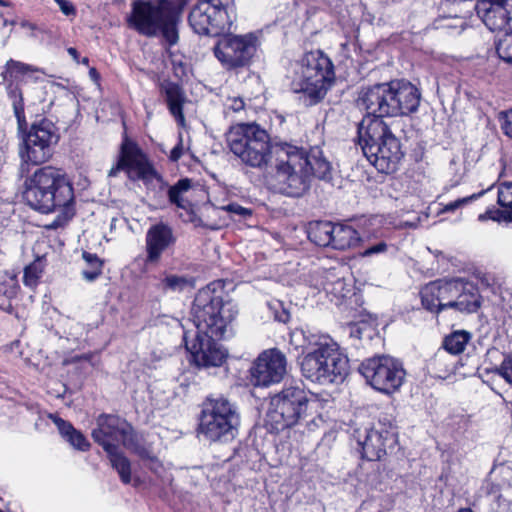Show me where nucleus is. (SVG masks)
I'll list each match as a JSON object with an SVG mask.
<instances>
[{
	"label": "nucleus",
	"mask_w": 512,
	"mask_h": 512,
	"mask_svg": "<svg viewBox=\"0 0 512 512\" xmlns=\"http://www.w3.org/2000/svg\"><path fill=\"white\" fill-rule=\"evenodd\" d=\"M59 214L54 220L47 225L48 229H58L66 226L70 220L75 216V201L70 204H65L59 207Z\"/></svg>",
	"instance_id": "37"
},
{
	"label": "nucleus",
	"mask_w": 512,
	"mask_h": 512,
	"mask_svg": "<svg viewBox=\"0 0 512 512\" xmlns=\"http://www.w3.org/2000/svg\"><path fill=\"white\" fill-rule=\"evenodd\" d=\"M43 258L37 257L33 262L24 268L23 283L28 287H36L39 284L40 278L44 272Z\"/></svg>",
	"instance_id": "35"
},
{
	"label": "nucleus",
	"mask_w": 512,
	"mask_h": 512,
	"mask_svg": "<svg viewBox=\"0 0 512 512\" xmlns=\"http://www.w3.org/2000/svg\"><path fill=\"white\" fill-rule=\"evenodd\" d=\"M89 62H90V60H89V58H88V57H83L81 60L79 59V62H78V63H81V64H83V65H85V66H88V65H89Z\"/></svg>",
	"instance_id": "58"
},
{
	"label": "nucleus",
	"mask_w": 512,
	"mask_h": 512,
	"mask_svg": "<svg viewBox=\"0 0 512 512\" xmlns=\"http://www.w3.org/2000/svg\"><path fill=\"white\" fill-rule=\"evenodd\" d=\"M0 6L2 7H11L12 3L7 0H0Z\"/></svg>",
	"instance_id": "57"
},
{
	"label": "nucleus",
	"mask_w": 512,
	"mask_h": 512,
	"mask_svg": "<svg viewBox=\"0 0 512 512\" xmlns=\"http://www.w3.org/2000/svg\"><path fill=\"white\" fill-rule=\"evenodd\" d=\"M82 258L89 266L88 270H83V278L88 281L96 280L102 274L104 261L100 259L97 254L87 251H83Z\"/></svg>",
	"instance_id": "36"
},
{
	"label": "nucleus",
	"mask_w": 512,
	"mask_h": 512,
	"mask_svg": "<svg viewBox=\"0 0 512 512\" xmlns=\"http://www.w3.org/2000/svg\"><path fill=\"white\" fill-rule=\"evenodd\" d=\"M388 245L384 241H380L377 244H374L368 248H366L362 253V257H370L376 254H383L387 251Z\"/></svg>",
	"instance_id": "47"
},
{
	"label": "nucleus",
	"mask_w": 512,
	"mask_h": 512,
	"mask_svg": "<svg viewBox=\"0 0 512 512\" xmlns=\"http://www.w3.org/2000/svg\"><path fill=\"white\" fill-rule=\"evenodd\" d=\"M496 373L512 386V355L504 358Z\"/></svg>",
	"instance_id": "43"
},
{
	"label": "nucleus",
	"mask_w": 512,
	"mask_h": 512,
	"mask_svg": "<svg viewBox=\"0 0 512 512\" xmlns=\"http://www.w3.org/2000/svg\"><path fill=\"white\" fill-rule=\"evenodd\" d=\"M269 307L273 310L275 320L283 323L288 322V310L283 306L282 301H271Z\"/></svg>",
	"instance_id": "44"
},
{
	"label": "nucleus",
	"mask_w": 512,
	"mask_h": 512,
	"mask_svg": "<svg viewBox=\"0 0 512 512\" xmlns=\"http://www.w3.org/2000/svg\"><path fill=\"white\" fill-rule=\"evenodd\" d=\"M359 372L372 388L387 395L398 391L406 377L402 362L387 355L364 360Z\"/></svg>",
	"instance_id": "13"
},
{
	"label": "nucleus",
	"mask_w": 512,
	"mask_h": 512,
	"mask_svg": "<svg viewBox=\"0 0 512 512\" xmlns=\"http://www.w3.org/2000/svg\"><path fill=\"white\" fill-rule=\"evenodd\" d=\"M179 11L172 7L170 0H134L127 25L148 38L161 36L172 47L179 41Z\"/></svg>",
	"instance_id": "6"
},
{
	"label": "nucleus",
	"mask_w": 512,
	"mask_h": 512,
	"mask_svg": "<svg viewBox=\"0 0 512 512\" xmlns=\"http://www.w3.org/2000/svg\"><path fill=\"white\" fill-rule=\"evenodd\" d=\"M335 79L334 66L322 51L305 53L294 66L292 89L301 93L299 99L305 106L321 101Z\"/></svg>",
	"instance_id": "9"
},
{
	"label": "nucleus",
	"mask_w": 512,
	"mask_h": 512,
	"mask_svg": "<svg viewBox=\"0 0 512 512\" xmlns=\"http://www.w3.org/2000/svg\"><path fill=\"white\" fill-rule=\"evenodd\" d=\"M0 512H3V511L0 509Z\"/></svg>",
	"instance_id": "61"
},
{
	"label": "nucleus",
	"mask_w": 512,
	"mask_h": 512,
	"mask_svg": "<svg viewBox=\"0 0 512 512\" xmlns=\"http://www.w3.org/2000/svg\"><path fill=\"white\" fill-rule=\"evenodd\" d=\"M107 457L111 463L113 469L117 471L119 474L120 480L123 484H129L131 482V462L124 455L123 452L119 450H111L110 452H106Z\"/></svg>",
	"instance_id": "31"
},
{
	"label": "nucleus",
	"mask_w": 512,
	"mask_h": 512,
	"mask_svg": "<svg viewBox=\"0 0 512 512\" xmlns=\"http://www.w3.org/2000/svg\"><path fill=\"white\" fill-rule=\"evenodd\" d=\"M183 155V142L180 138L178 143L172 148L169 154V160L172 162H177Z\"/></svg>",
	"instance_id": "49"
},
{
	"label": "nucleus",
	"mask_w": 512,
	"mask_h": 512,
	"mask_svg": "<svg viewBox=\"0 0 512 512\" xmlns=\"http://www.w3.org/2000/svg\"><path fill=\"white\" fill-rule=\"evenodd\" d=\"M68 54L75 60L76 62H79L80 54L78 50L74 47H69L67 49Z\"/></svg>",
	"instance_id": "55"
},
{
	"label": "nucleus",
	"mask_w": 512,
	"mask_h": 512,
	"mask_svg": "<svg viewBox=\"0 0 512 512\" xmlns=\"http://www.w3.org/2000/svg\"><path fill=\"white\" fill-rule=\"evenodd\" d=\"M357 132L359 145L369 162L382 173L394 172L403 153L382 117L367 113Z\"/></svg>",
	"instance_id": "7"
},
{
	"label": "nucleus",
	"mask_w": 512,
	"mask_h": 512,
	"mask_svg": "<svg viewBox=\"0 0 512 512\" xmlns=\"http://www.w3.org/2000/svg\"><path fill=\"white\" fill-rule=\"evenodd\" d=\"M190 283V280L186 276L164 272V277L156 284V289L163 294L182 292Z\"/></svg>",
	"instance_id": "32"
},
{
	"label": "nucleus",
	"mask_w": 512,
	"mask_h": 512,
	"mask_svg": "<svg viewBox=\"0 0 512 512\" xmlns=\"http://www.w3.org/2000/svg\"><path fill=\"white\" fill-rule=\"evenodd\" d=\"M288 400V393L286 389H283L280 393L272 397L271 404L279 405L281 401L285 402Z\"/></svg>",
	"instance_id": "52"
},
{
	"label": "nucleus",
	"mask_w": 512,
	"mask_h": 512,
	"mask_svg": "<svg viewBox=\"0 0 512 512\" xmlns=\"http://www.w3.org/2000/svg\"><path fill=\"white\" fill-rule=\"evenodd\" d=\"M496 51L503 61L512 64V30L506 33L497 43Z\"/></svg>",
	"instance_id": "40"
},
{
	"label": "nucleus",
	"mask_w": 512,
	"mask_h": 512,
	"mask_svg": "<svg viewBox=\"0 0 512 512\" xmlns=\"http://www.w3.org/2000/svg\"><path fill=\"white\" fill-rule=\"evenodd\" d=\"M23 144L20 156L23 163L41 165L53 155V145L58 142L55 125L47 118H42L23 132Z\"/></svg>",
	"instance_id": "14"
},
{
	"label": "nucleus",
	"mask_w": 512,
	"mask_h": 512,
	"mask_svg": "<svg viewBox=\"0 0 512 512\" xmlns=\"http://www.w3.org/2000/svg\"><path fill=\"white\" fill-rule=\"evenodd\" d=\"M322 341L299 360L301 373L306 379L321 385L341 383L348 375L349 360L330 336Z\"/></svg>",
	"instance_id": "10"
},
{
	"label": "nucleus",
	"mask_w": 512,
	"mask_h": 512,
	"mask_svg": "<svg viewBox=\"0 0 512 512\" xmlns=\"http://www.w3.org/2000/svg\"><path fill=\"white\" fill-rule=\"evenodd\" d=\"M457 512H473L470 508H461Z\"/></svg>",
	"instance_id": "59"
},
{
	"label": "nucleus",
	"mask_w": 512,
	"mask_h": 512,
	"mask_svg": "<svg viewBox=\"0 0 512 512\" xmlns=\"http://www.w3.org/2000/svg\"><path fill=\"white\" fill-rule=\"evenodd\" d=\"M196 431L210 443L227 442L238 433L240 412L235 402L221 393L207 395L200 404Z\"/></svg>",
	"instance_id": "8"
},
{
	"label": "nucleus",
	"mask_w": 512,
	"mask_h": 512,
	"mask_svg": "<svg viewBox=\"0 0 512 512\" xmlns=\"http://www.w3.org/2000/svg\"><path fill=\"white\" fill-rule=\"evenodd\" d=\"M54 1L58 4L61 12L65 16H68V17L69 16H73V17L76 16L77 10H76V7L74 6V4L71 1H69V0H54Z\"/></svg>",
	"instance_id": "48"
},
{
	"label": "nucleus",
	"mask_w": 512,
	"mask_h": 512,
	"mask_svg": "<svg viewBox=\"0 0 512 512\" xmlns=\"http://www.w3.org/2000/svg\"><path fill=\"white\" fill-rule=\"evenodd\" d=\"M120 172H124L131 181H141L146 187L156 181L159 183L160 189L168 188L169 203L189 213L190 220H194V204L183 197L184 193L193 187V180L188 177L180 178L175 184L169 185L156 169L148 154L126 132L123 134L116 161L112 164L107 176L114 178Z\"/></svg>",
	"instance_id": "4"
},
{
	"label": "nucleus",
	"mask_w": 512,
	"mask_h": 512,
	"mask_svg": "<svg viewBox=\"0 0 512 512\" xmlns=\"http://www.w3.org/2000/svg\"><path fill=\"white\" fill-rule=\"evenodd\" d=\"M16 296L14 287H9L6 284H0V310L8 314H16L12 305V299Z\"/></svg>",
	"instance_id": "39"
},
{
	"label": "nucleus",
	"mask_w": 512,
	"mask_h": 512,
	"mask_svg": "<svg viewBox=\"0 0 512 512\" xmlns=\"http://www.w3.org/2000/svg\"><path fill=\"white\" fill-rule=\"evenodd\" d=\"M499 121L503 133L512 138V109L500 112Z\"/></svg>",
	"instance_id": "46"
},
{
	"label": "nucleus",
	"mask_w": 512,
	"mask_h": 512,
	"mask_svg": "<svg viewBox=\"0 0 512 512\" xmlns=\"http://www.w3.org/2000/svg\"><path fill=\"white\" fill-rule=\"evenodd\" d=\"M483 193L484 191L480 193H474L470 196L459 198L455 201H452L443 207L442 212H453L459 208H462L463 206L470 204L472 201L478 199Z\"/></svg>",
	"instance_id": "42"
},
{
	"label": "nucleus",
	"mask_w": 512,
	"mask_h": 512,
	"mask_svg": "<svg viewBox=\"0 0 512 512\" xmlns=\"http://www.w3.org/2000/svg\"><path fill=\"white\" fill-rule=\"evenodd\" d=\"M288 425L286 423H283L281 424V428L284 429L285 427H287Z\"/></svg>",
	"instance_id": "60"
},
{
	"label": "nucleus",
	"mask_w": 512,
	"mask_h": 512,
	"mask_svg": "<svg viewBox=\"0 0 512 512\" xmlns=\"http://www.w3.org/2000/svg\"><path fill=\"white\" fill-rule=\"evenodd\" d=\"M286 357L277 348L262 351L253 361L249 376L254 387H269L280 383L286 372Z\"/></svg>",
	"instance_id": "16"
},
{
	"label": "nucleus",
	"mask_w": 512,
	"mask_h": 512,
	"mask_svg": "<svg viewBox=\"0 0 512 512\" xmlns=\"http://www.w3.org/2000/svg\"><path fill=\"white\" fill-rule=\"evenodd\" d=\"M23 199L33 210L49 214L74 202V186L62 168L42 166L25 179Z\"/></svg>",
	"instance_id": "5"
},
{
	"label": "nucleus",
	"mask_w": 512,
	"mask_h": 512,
	"mask_svg": "<svg viewBox=\"0 0 512 512\" xmlns=\"http://www.w3.org/2000/svg\"><path fill=\"white\" fill-rule=\"evenodd\" d=\"M471 334L465 330H457L444 338L443 348L450 354L458 355L465 350Z\"/></svg>",
	"instance_id": "33"
},
{
	"label": "nucleus",
	"mask_w": 512,
	"mask_h": 512,
	"mask_svg": "<svg viewBox=\"0 0 512 512\" xmlns=\"http://www.w3.org/2000/svg\"><path fill=\"white\" fill-rule=\"evenodd\" d=\"M245 107V103L241 98L235 97L231 100V104L229 105V109L233 112H239L243 110Z\"/></svg>",
	"instance_id": "50"
},
{
	"label": "nucleus",
	"mask_w": 512,
	"mask_h": 512,
	"mask_svg": "<svg viewBox=\"0 0 512 512\" xmlns=\"http://www.w3.org/2000/svg\"><path fill=\"white\" fill-rule=\"evenodd\" d=\"M351 335L360 338V329L358 326H353L351 329Z\"/></svg>",
	"instance_id": "56"
},
{
	"label": "nucleus",
	"mask_w": 512,
	"mask_h": 512,
	"mask_svg": "<svg viewBox=\"0 0 512 512\" xmlns=\"http://www.w3.org/2000/svg\"><path fill=\"white\" fill-rule=\"evenodd\" d=\"M192 313L197 331L191 341L186 333L183 337L190 363L198 369L222 366L228 354L219 341L236 319L237 305L227 298L223 286L212 282L196 293Z\"/></svg>",
	"instance_id": "1"
},
{
	"label": "nucleus",
	"mask_w": 512,
	"mask_h": 512,
	"mask_svg": "<svg viewBox=\"0 0 512 512\" xmlns=\"http://www.w3.org/2000/svg\"><path fill=\"white\" fill-rule=\"evenodd\" d=\"M290 427L297 424L306 414L309 401L301 391H293L290 394Z\"/></svg>",
	"instance_id": "34"
},
{
	"label": "nucleus",
	"mask_w": 512,
	"mask_h": 512,
	"mask_svg": "<svg viewBox=\"0 0 512 512\" xmlns=\"http://www.w3.org/2000/svg\"><path fill=\"white\" fill-rule=\"evenodd\" d=\"M177 242L173 227L164 221L152 224L145 234V265H157L163 254Z\"/></svg>",
	"instance_id": "20"
},
{
	"label": "nucleus",
	"mask_w": 512,
	"mask_h": 512,
	"mask_svg": "<svg viewBox=\"0 0 512 512\" xmlns=\"http://www.w3.org/2000/svg\"><path fill=\"white\" fill-rule=\"evenodd\" d=\"M355 433L362 456L369 461L381 460L398 442L396 427L391 423L379 422L370 429L365 428L363 432L358 430Z\"/></svg>",
	"instance_id": "15"
},
{
	"label": "nucleus",
	"mask_w": 512,
	"mask_h": 512,
	"mask_svg": "<svg viewBox=\"0 0 512 512\" xmlns=\"http://www.w3.org/2000/svg\"><path fill=\"white\" fill-rule=\"evenodd\" d=\"M332 179L331 163L322 150L315 146L309 150L290 144V197H300L310 188L312 178Z\"/></svg>",
	"instance_id": "12"
},
{
	"label": "nucleus",
	"mask_w": 512,
	"mask_h": 512,
	"mask_svg": "<svg viewBox=\"0 0 512 512\" xmlns=\"http://www.w3.org/2000/svg\"><path fill=\"white\" fill-rule=\"evenodd\" d=\"M221 209L232 214H237L241 216L243 219L251 217L253 214V211L251 209L243 207L236 202H232L225 206H222Z\"/></svg>",
	"instance_id": "45"
},
{
	"label": "nucleus",
	"mask_w": 512,
	"mask_h": 512,
	"mask_svg": "<svg viewBox=\"0 0 512 512\" xmlns=\"http://www.w3.org/2000/svg\"><path fill=\"white\" fill-rule=\"evenodd\" d=\"M53 423L57 426V429L61 437L67 441L73 448L86 452L90 449L91 444L86 436L77 430L71 422L61 418L58 415H50Z\"/></svg>",
	"instance_id": "25"
},
{
	"label": "nucleus",
	"mask_w": 512,
	"mask_h": 512,
	"mask_svg": "<svg viewBox=\"0 0 512 512\" xmlns=\"http://www.w3.org/2000/svg\"><path fill=\"white\" fill-rule=\"evenodd\" d=\"M32 71V66L10 59L6 62L5 70L2 72L3 78L7 82V95L12 103L14 115L20 132H24L28 128V123L25 116L23 92L19 86V81L22 77Z\"/></svg>",
	"instance_id": "17"
},
{
	"label": "nucleus",
	"mask_w": 512,
	"mask_h": 512,
	"mask_svg": "<svg viewBox=\"0 0 512 512\" xmlns=\"http://www.w3.org/2000/svg\"><path fill=\"white\" fill-rule=\"evenodd\" d=\"M89 77L97 85L101 82V74L95 67L89 68Z\"/></svg>",
	"instance_id": "53"
},
{
	"label": "nucleus",
	"mask_w": 512,
	"mask_h": 512,
	"mask_svg": "<svg viewBox=\"0 0 512 512\" xmlns=\"http://www.w3.org/2000/svg\"><path fill=\"white\" fill-rule=\"evenodd\" d=\"M91 436L105 452L117 450L121 442L143 461L160 462L151 449L141 442L132 424L118 414L101 413Z\"/></svg>",
	"instance_id": "11"
},
{
	"label": "nucleus",
	"mask_w": 512,
	"mask_h": 512,
	"mask_svg": "<svg viewBox=\"0 0 512 512\" xmlns=\"http://www.w3.org/2000/svg\"><path fill=\"white\" fill-rule=\"evenodd\" d=\"M321 284L327 294H332L337 299L344 298L350 292L349 284L335 268L324 271Z\"/></svg>",
	"instance_id": "27"
},
{
	"label": "nucleus",
	"mask_w": 512,
	"mask_h": 512,
	"mask_svg": "<svg viewBox=\"0 0 512 512\" xmlns=\"http://www.w3.org/2000/svg\"><path fill=\"white\" fill-rule=\"evenodd\" d=\"M59 214L54 220L47 225L48 229H58L66 226L70 220L75 216V201L70 204H65L59 207Z\"/></svg>",
	"instance_id": "38"
},
{
	"label": "nucleus",
	"mask_w": 512,
	"mask_h": 512,
	"mask_svg": "<svg viewBox=\"0 0 512 512\" xmlns=\"http://www.w3.org/2000/svg\"><path fill=\"white\" fill-rule=\"evenodd\" d=\"M328 335H315L307 334L302 329H295L290 333V345H293L296 350L301 349L305 355L307 352L314 350L318 346V342H323L322 339Z\"/></svg>",
	"instance_id": "30"
},
{
	"label": "nucleus",
	"mask_w": 512,
	"mask_h": 512,
	"mask_svg": "<svg viewBox=\"0 0 512 512\" xmlns=\"http://www.w3.org/2000/svg\"><path fill=\"white\" fill-rule=\"evenodd\" d=\"M227 143L245 165L262 168L269 164L268 181L274 188L288 182V142L273 144L267 131L258 124L239 123L228 132ZM278 190L285 193L284 187Z\"/></svg>",
	"instance_id": "3"
},
{
	"label": "nucleus",
	"mask_w": 512,
	"mask_h": 512,
	"mask_svg": "<svg viewBox=\"0 0 512 512\" xmlns=\"http://www.w3.org/2000/svg\"><path fill=\"white\" fill-rule=\"evenodd\" d=\"M462 280L439 279L426 284L420 291L423 307L436 314L448 308L453 309Z\"/></svg>",
	"instance_id": "19"
},
{
	"label": "nucleus",
	"mask_w": 512,
	"mask_h": 512,
	"mask_svg": "<svg viewBox=\"0 0 512 512\" xmlns=\"http://www.w3.org/2000/svg\"><path fill=\"white\" fill-rule=\"evenodd\" d=\"M393 81L364 88L357 104L368 114L380 117H396Z\"/></svg>",
	"instance_id": "18"
},
{
	"label": "nucleus",
	"mask_w": 512,
	"mask_h": 512,
	"mask_svg": "<svg viewBox=\"0 0 512 512\" xmlns=\"http://www.w3.org/2000/svg\"><path fill=\"white\" fill-rule=\"evenodd\" d=\"M330 247L337 250H346L358 244V232L351 226L334 224Z\"/></svg>",
	"instance_id": "29"
},
{
	"label": "nucleus",
	"mask_w": 512,
	"mask_h": 512,
	"mask_svg": "<svg viewBox=\"0 0 512 512\" xmlns=\"http://www.w3.org/2000/svg\"><path fill=\"white\" fill-rule=\"evenodd\" d=\"M158 90L170 115L178 125L183 126L185 124L184 107L189 101L183 85L167 78L159 82Z\"/></svg>",
	"instance_id": "22"
},
{
	"label": "nucleus",
	"mask_w": 512,
	"mask_h": 512,
	"mask_svg": "<svg viewBox=\"0 0 512 512\" xmlns=\"http://www.w3.org/2000/svg\"><path fill=\"white\" fill-rule=\"evenodd\" d=\"M190 0H170V3L174 9H180L179 16L182 18L185 7L189 4Z\"/></svg>",
	"instance_id": "51"
},
{
	"label": "nucleus",
	"mask_w": 512,
	"mask_h": 512,
	"mask_svg": "<svg viewBox=\"0 0 512 512\" xmlns=\"http://www.w3.org/2000/svg\"><path fill=\"white\" fill-rule=\"evenodd\" d=\"M433 27L443 30L460 29L461 31L463 21L458 17H441L433 22Z\"/></svg>",
	"instance_id": "41"
},
{
	"label": "nucleus",
	"mask_w": 512,
	"mask_h": 512,
	"mask_svg": "<svg viewBox=\"0 0 512 512\" xmlns=\"http://www.w3.org/2000/svg\"><path fill=\"white\" fill-rule=\"evenodd\" d=\"M234 19V0H198L188 15V22L197 34L218 37L213 53L226 70L249 67L258 46L255 33H229Z\"/></svg>",
	"instance_id": "2"
},
{
	"label": "nucleus",
	"mask_w": 512,
	"mask_h": 512,
	"mask_svg": "<svg viewBox=\"0 0 512 512\" xmlns=\"http://www.w3.org/2000/svg\"><path fill=\"white\" fill-rule=\"evenodd\" d=\"M479 306V295L476 289L471 283L462 280L453 309L461 313H473Z\"/></svg>",
	"instance_id": "26"
},
{
	"label": "nucleus",
	"mask_w": 512,
	"mask_h": 512,
	"mask_svg": "<svg viewBox=\"0 0 512 512\" xmlns=\"http://www.w3.org/2000/svg\"><path fill=\"white\" fill-rule=\"evenodd\" d=\"M499 512H512V501L501 502Z\"/></svg>",
	"instance_id": "54"
},
{
	"label": "nucleus",
	"mask_w": 512,
	"mask_h": 512,
	"mask_svg": "<svg viewBox=\"0 0 512 512\" xmlns=\"http://www.w3.org/2000/svg\"><path fill=\"white\" fill-rule=\"evenodd\" d=\"M478 17L490 31H502L512 20V0H478Z\"/></svg>",
	"instance_id": "21"
},
{
	"label": "nucleus",
	"mask_w": 512,
	"mask_h": 512,
	"mask_svg": "<svg viewBox=\"0 0 512 512\" xmlns=\"http://www.w3.org/2000/svg\"><path fill=\"white\" fill-rule=\"evenodd\" d=\"M396 116L409 115L417 111L421 94L416 86L404 80L393 81Z\"/></svg>",
	"instance_id": "23"
},
{
	"label": "nucleus",
	"mask_w": 512,
	"mask_h": 512,
	"mask_svg": "<svg viewBox=\"0 0 512 512\" xmlns=\"http://www.w3.org/2000/svg\"><path fill=\"white\" fill-rule=\"evenodd\" d=\"M498 204L502 209L489 208L485 213L480 214L478 219L485 221L487 219L493 221L512 222V183L507 182L500 185L498 189Z\"/></svg>",
	"instance_id": "24"
},
{
	"label": "nucleus",
	"mask_w": 512,
	"mask_h": 512,
	"mask_svg": "<svg viewBox=\"0 0 512 512\" xmlns=\"http://www.w3.org/2000/svg\"><path fill=\"white\" fill-rule=\"evenodd\" d=\"M334 224L329 221H315L308 227L302 228L303 234L314 244L321 247H330Z\"/></svg>",
	"instance_id": "28"
}]
</instances>
